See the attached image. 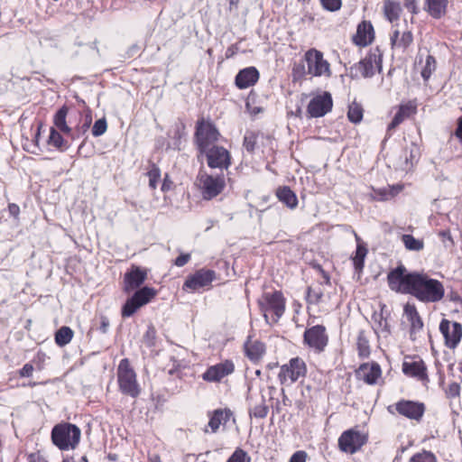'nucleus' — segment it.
I'll list each match as a JSON object with an SVG mask.
<instances>
[{"instance_id": "1", "label": "nucleus", "mask_w": 462, "mask_h": 462, "mask_svg": "<svg viewBox=\"0 0 462 462\" xmlns=\"http://www.w3.org/2000/svg\"><path fill=\"white\" fill-rule=\"evenodd\" d=\"M147 274L146 269L134 264L125 273L123 282L124 291L126 293L135 291L132 297L126 300L122 307L123 318L133 316L138 309L149 303L152 299L155 297L156 291L153 288L148 286L140 288L145 282Z\"/></svg>"}, {"instance_id": "2", "label": "nucleus", "mask_w": 462, "mask_h": 462, "mask_svg": "<svg viewBox=\"0 0 462 462\" xmlns=\"http://www.w3.org/2000/svg\"><path fill=\"white\" fill-rule=\"evenodd\" d=\"M411 295L421 302L435 303L444 298L445 289L439 280L430 278L426 273H418Z\"/></svg>"}, {"instance_id": "3", "label": "nucleus", "mask_w": 462, "mask_h": 462, "mask_svg": "<svg viewBox=\"0 0 462 462\" xmlns=\"http://www.w3.org/2000/svg\"><path fill=\"white\" fill-rule=\"evenodd\" d=\"M196 186L204 199L210 200L219 195L226 187L225 176L209 174L201 167L196 178Z\"/></svg>"}, {"instance_id": "4", "label": "nucleus", "mask_w": 462, "mask_h": 462, "mask_svg": "<svg viewBox=\"0 0 462 462\" xmlns=\"http://www.w3.org/2000/svg\"><path fill=\"white\" fill-rule=\"evenodd\" d=\"M79 428L71 423H60L53 427L51 440L60 450L74 449L80 440Z\"/></svg>"}, {"instance_id": "5", "label": "nucleus", "mask_w": 462, "mask_h": 462, "mask_svg": "<svg viewBox=\"0 0 462 462\" xmlns=\"http://www.w3.org/2000/svg\"><path fill=\"white\" fill-rule=\"evenodd\" d=\"M116 374L120 392L132 398L138 397L141 393V387L137 382L136 373L127 358L120 361Z\"/></svg>"}, {"instance_id": "6", "label": "nucleus", "mask_w": 462, "mask_h": 462, "mask_svg": "<svg viewBox=\"0 0 462 462\" xmlns=\"http://www.w3.org/2000/svg\"><path fill=\"white\" fill-rule=\"evenodd\" d=\"M418 273H408L404 265L400 264L387 275L389 288L398 293L412 294Z\"/></svg>"}, {"instance_id": "7", "label": "nucleus", "mask_w": 462, "mask_h": 462, "mask_svg": "<svg viewBox=\"0 0 462 462\" xmlns=\"http://www.w3.org/2000/svg\"><path fill=\"white\" fill-rule=\"evenodd\" d=\"M261 311L263 313L266 323L269 322L268 312H273V322H277L285 310V300L281 291L266 292L259 300Z\"/></svg>"}, {"instance_id": "8", "label": "nucleus", "mask_w": 462, "mask_h": 462, "mask_svg": "<svg viewBox=\"0 0 462 462\" xmlns=\"http://www.w3.org/2000/svg\"><path fill=\"white\" fill-rule=\"evenodd\" d=\"M306 374L305 362L300 357H293L287 364L281 366L278 378L282 384H291L300 378L305 377Z\"/></svg>"}, {"instance_id": "9", "label": "nucleus", "mask_w": 462, "mask_h": 462, "mask_svg": "<svg viewBox=\"0 0 462 462\" xmlns=\"http://www.w3.org/2000/svg\"><path fill=\"white\" fill-rule=\"evenodd\" d=\"M215 279V271L202 268L186 278L182 285V290L189 292H195L208 289Z\"/></svg>"}, {"instance_id": "10", "label": "nucleus", "mask_w": 462, "mask_h": 462, "mask_svg": "<svg viewBox=\"0 0 462 462\" xmlns=\"http://www.w3.org/2000/svg\"><path fill=\"white\" fill-rule=\"evenodd\" d=\"M381 55L375 52H370L363 60L350 68V76L353 79H358L360 77L371 78L374 74L375 68L381 70Z\"/></svg>"}, {"instance_id": "11", "label": "nucleus", "mask_w": 462, "mask_h": 462, "mask_svg": "<svg viewBox=\"0 0 462 462\" xmlns=\"http://www.w3.org/2000/svg\"><path fill=\"white\" fill-rule=\"evenodd\" d=\"M219 136V132L211 123L203 120L197 123L195 137L199 152L216 145L215 143L218 140Z\"/></svg>"}, {"instance_id": "12", "label": "nucleus", "mask_w": 462, "mask_h": 462, "mask_svg": "<svg viewBox=\"0 0 462 462\" xmlns=\"http://www.w3.org/2000/svg\"><path fill=\"white\" fill-rule=\"evenodd\" d=\"M367 441V437L360 430L350 429L344 431L338 439V447L345 453L354 454Z\"/></svg>"}, {"instance_id": "13", "label": "nucleus", "mask_w": 462, "mask_h": 462, "mask_svg": "<svg viewBox=\"0 0 462 462\" xmlns=\"http://www.w3.org/2000/svg\"><path fill=\"white\" fill-rule=\"evenodd\" d=\"M200 153L205 154L209 168L226 170L231 165V154L223 146L212 145Z\"/></svg>"}, {"instance_id": "14", "label": "nucleus", "mask_w": 462, "mask_h": 462, "mask_svg": "<svg viewBox=\"0 0 462 462\" xmlns=\"http://www.w3.org/2000/svg\"><path fill=\"white\" fill-rule=\"evenodd\" d=\"M305 60L308 65V73L315 77H329L330 65L324 60L321 51L311 49L305 53Z\"/></svg>"}, {"instance_id": "15", "label": "nucleus", "mask_w": 462, "mask_h": 462, "mask_svg": "<svg viewBox=\"0 0 462 462\" xmlns=\"http://www.w3.org/2000/svg\"><path fill=\"white\" fill-rule=\"evenodd\" d=\"M333 100L329 92L324 91L314 96L308 106L307 113L310 117H321L331 111Z\"/></svg>"}, {"instance_id": "16", "label": "nucleus", "mask_w": 462, "mask_h": 462, "mask_svg": "<svg viewBox=\"0 0 462 462\" xmlns=\"http://www.w3.org/2000/svg\"><path fill=\"white\" fill-rule=\"evenodd\" d=\"M439 330L444 337L446 346L450 349L456 348L462 337L461 324L443 319L439 324Z\"/></svg>"}, {"instance_id": "17", "label": "nucleus", "mask_w": 462, "mask_h": 462, "mask_svg": "<svg viewBox=\"0 0 462 462\" xmlns=\"http://www.w3.org/2000/svg\"><path fill=\"white\" fill-rule=\"evenodd\" d=\"M304 343L317 352H322L328 342V337L326 334V328L322 325L313 326L304 332Z\"/></svg>"}, {"instance_id": "18", "label": "nucleus", "mask_w": 462, "mask_h": 462, "mask_svg": "<svg viewBox=\"0 0 462 462\" xmlns=\"http://www.w3.org/2000/svg\"><path fill=\"white\" fill-rule=\"evenodd\" d=\"M235 365L233 361L226 359L221 363L209 366L201 375L202 379L208 383H219L226 376L233 374Z\"/></svg>"}, {"instance_id": "19", "label": "nucleus", "mask_w": 462, "mask_h": 462, "mask_svg": "<svg viewBox=\"0 0 462 462\" xmlns=\"http://www.w3.org/2000/svg\"><path fill=\"white\" fill-rule=\"evenodd\" d=\"M395 410L403 417L420 421L425 412V405L419 402L401 400L395 403Z\"/></svg>"}, {"instance_id": "20", "label": "nucleus", "mask_w": 462, "mask_h": 462, "mask_svg": "<svg viewBox=\"0 0 462 462\" xmlns=\"http://www.w3.org/2000/svg\"><path fill=\"white\" fill-rule=\"evenodd\" d=\"M402 372L405 375L413 377L423 384H427L430 381L427 374V366L421 359L405 360L402 363Z\"/></svg>"}, {"instance_id": "21", "label": "nucleus", "mask_w": 462, "mask_h": 462, "mask_svg": "<svg viewBox=\"0 0 462 462\" xmlns=\"http://www.w3.org/2000/svg\"><path fill=\"white\" fill-rule=\"evenodd\" d=\"M374 38V27L370 22L363 21L358 24L356 32L353 36V42L358 46L370 44Z\"/></svg>"}, {"instance_id": "22", "label": "nucleus", "mask_w": 462, "mask_h": 462, "mask_svg": "<svg viewBox=\"0 0 462 462\" xmlns=\"http://www.w3.org/2000/svg\"><path fill=\"white\" fill-rule=\"evenodd\" d=\"M245 354L250 361L259 362L265 354V345L257 339H252L251 337L244 344Z\"/></svg>"}, {"instance_id": "23", "label": "nucleus", "mask_w": 462, "mask_h": 462, "mask_svg": "<svg viewBox=\"0 0 462 462\" xmlns=\"http://www.w3.org/2000/svg\"><path fill=\"white\" fill-rule=\"evenodd\" d=\"M259 79V72L254 67L241 69L236 76V85L240 89L254 85Z\"/></svg>"}, {"instance_id": "24", "label": "nucleus", "mask_w": 462, "mask_h": 462, "mask_svg": "<svg viewBox=\"0 0 462 462\" xmlns=\"http://www.w3.org/2000/svg\"><path fill=\"white\" fill-rule=\"evenodd\" d=\"M404 314L407 316V319L411 323V338L415 340L417 333L421 331L423 328L422 319L420 317L416 307L410 303H407L404 306Z\"/></svg>"}, {"instance_id": "25", "label": "nucleus", "mask_w": 462, "mask_h": 462, "mask_svg": "<svg viewBox=\"0 0 462 462\" xmlns=\"http://www.w3.org/2000/svg\"><path fill=\"white\" fill-rule=\"evenodd\" d=\"M390 41L392 48H396L404 51L412 43L413 35L411 31H404L401 32L399 30L395 29L391 34Z\"/></svg>"}, {"instance_id": "26", "label": "nucleus", "mask_w": 462, "mask_h": 462, "mask_svg": "<svg viewBox=\"0 0 462 462\" xmlns=\"http://www.w3.org/2000/svg\"><path fill=\"white\" fill-rule=\"evenodd\" d=\"M381 368L378 364L371 365H362L359 368L358 374L368 384H374L381 376Z\"/></svg>"}, {"instance_id": "27", "label": "nucleus", "mask_w": 462, "mask_h": 462, "mask_svg": "<svg viewBox=\"0 0 462 462\" xmlns=\"http://www.w3.org/2000/svg\"><path fill=\"white\" fill-rule=\"evenodd\" d=\"M448 4V0H425V10L431 17L439 19L446 14Z\"/></svg>"}, {"instance_id": "28", "label": "nucleus", "mask_w": 462, "mask_h": 462, "mask_svg": "<svg viewBox=\"0 0 462 462\" xmlns=\"http://www.w3.org/2000/svg\"><path fill=\"white\" fill-rule=\"evenodd\" d=\"M231 415L232 412L230 410H216L208 421V426L210 427L212 432H217L221 424H226L229 420Z\"/></svg>"}, {"instance_id": "29", "label": "nucleus", "mask_w": 462, "mask_h": 462, "mask_svg": "<svg viewBox=\"0 0 462 462\" xmlns=\"http://www.w3.org/2000/svg\"><path fill=\"white\" fill-rule=\"evenodd\" d=\"M276 196L281 202L291 209L295 208L298 205L296 194L287 186L278 188Z\"/></svg>"}, {"instance_id": "30", "label": "nucleus", "mask_w": 462, "mask_h": 462, "mask_svg": "<svg viewBox=\"0 0 462 462\" xmlns=\"http://www.w3.org/2000/svg\"><path fill=\"white\" fill-rule=\"evenodd\" d=\"M68 112L69 108L66 106H61L53 116V124L55 129L69 135L71 128L67 125L66 121Z\"/></svg>"}, {"instance_id": "31", "label": "nucleus", "mask_w": 462, "mask_h": 462, "mask_svg": "<svg viewBox=\"0 0 462 462\" xmlns=\"http://www.w3.org/2000/svg\"><path fill=\"white\" fill-rule=\"evenodd\" d=\"M48 144L60 150L65 151L68 149V143L62 135L54 127L51 128L50 135L48 138Z\"/></svg>"}, {"instance_id": "32", "label": "nucleus", "mask_w": 462, "mask_h": 462, "mask_svg": "<svg viewBox=\"0 0 462 462\" xmlns=\"http://www.w3.org/2000/svg\"><path fill=\"white\" fill-rule=\"evenodd\" d=\"M402 242L403 243L405 248L409 251L419 252L421 251L424 247V242L421 239H417L411 235H402Z\"/></svg>"}, {"instance_id": "33", "label": "nucleus", "mask_w": 462, "mask_h": 462, "mask_svg": "<svg viewBox=\"0 0 462 462\" xmlns=\"http://www.w3.org/2000/svg\"><path fill=\"white\" fill-rule=\"evenodd\" d=\"M73 337V331L70 328L63 326L55 334V342L60 346L69 344Z\"/></svg>"}, {"instance_id": "34", "label": "nucleus", "mask_w": 462, "mask_h": 462, "mask_svg": "<svg viewBox=\"0 0 462 462\" xmlns=\"http://www.w3.org/2000/svg\"><path fill=\"white\" fill-rule=\"evenodd\" d=\"M383 9L384 14L390 22H393L399 18L401 12V7L399 4L392 0H385Z\"/></svg>"}, {"instance_id": "35", "label": "nucleus", "mask_w": 462, "mask_h": 462, "mask_svg": "<svg viewBox=\"0 0 462 462\" xmlns=\"http://www.w3.org/2000/svg\"><path fill=\"white\" fill-rule=\"evenodd\" d=\"M367 248L365 244L356 245V254L353 258V263L356 270H362L364 267L365 258L367 254Z\"/></svg>"}, {"instance_id": "36", "label": "nucleus", "mask_w": 462, "mask_h": 462, "mask_svg": "<svg viewBox=\"0 0 462 462\" xmlns=\"http://www.w3.org/2000/svg\"><path fill=\"white\" fill-rule=\"evenodd\" d=\"M92 123L91 115H86L84 122L78 125L75 130L69 134L72 140L79 139L88 131Z\"/></svg>"}, {"instance_id": "37", "label": "nucleus", "mask_w": 462, "mask_h": 462, "mask_svg": "<svg viewBox=\"0 0 462 462\" xmlns=\"http://www.w3.org/2000/svg\"><path fill=\"white\" fill-rule=\"evenodd\" d=\"M356 345L359 356L362 357H367L370 354V346L365 331H359Z\"/></svg>"}, {"instance_id": "38", "label": "nucleus", "mask_w": 462, "mask_h": 462, "mask_svg": "<svg viewBox=\"0 0 462 462\" xmlns=\"http://www.w3.org/2000/svg\"><path fill=\"white\" fill-rule=\"evenodd\" d=\"M437 62L432 55L426 57L425 65L421 69V77L427 81L430 78L431 74L436 70Z\"/></svg>"}, {"instance_id": "39", "label": "nucleus", "mask_w": 462, "mask_h": 462, "mask_svg": "<svg viewBox=\"0 0 462 462\" xmlns=\"http://www.w3.org/2000/svg\"><path fill=\"white\" fill-rule=\"evenodd\" d=\"M269 408L265 404L264 397L262 396L261 402L249 410L250 417L263 419L268 414Z\"/></svg>"}, {"instance_id": "40", "label": "nucleus", "mask_w": 462, "mask_h": 462, "mask_svg": "<svg viewBox=\"0 0 462 462\" xmlns=\"http://www.w3.org/2000/svg\"><path fill=\"white\" fill-rule=\"evenodd\" d=\"M347 117L354 124L360 123L363 119V108L356 103H352L348 107Z\"/></svg>"}, {"instance_id": "41", "label": "nucleus", "mask_w": 462, "mask_h": 462, "mask_svg": "<svg viewBox=\"0 0 462 462\" xmlns=\"http://www.w3.org/2000/svg\"><path fill=\"white\" fill-rule=\"evenodd\" d=\"M147 176L149 178V187L152 189H155L161 179V170L157 165L152 163L150 170L147 172Z\"/></svg>"}, {"instance_id": "42", "label": "nucleus", "mask_w": 462, "mask_h": 462, "mask_svg": "<svg viewBox=\"0 0 462 462\" xmlns=\"http://www.w3.org/2000/svg\"><path fill=\"white\" fill-rule=\"evenodd\" d=\"M409 462H437V458L432 452L422 450L414 454Z\"/></svg>"}, {"instance_id": "43", "label": "nucleus", "mask_w": 462, "mask_h": 462, "mask_svg": "<svg viewBox=\"0 0 462 462\" xmlns=\"http://www.w3.org/2000/svg\"><path fill=\"white\" fill-rule=\"evenodd\" d=\"M323 297V291L320 287H309L307 291V300L310 303L317 304Z\"/></svg>"}, {"instance_id": "44", "label": "nucleus", "mask_w": 462, "mask_h": 462, "mask_svg": "<svg viewBox=\"0 0 462 462\" xmlns=\"http://www.w3.org/2000/svg\"><path fill=\"white\" fill-rule=\"evenodd\" d=\"M226 462H251V457L244 449L236 448Z\"/></svg>"}, {"instance_id": "45", "label": "nucleus", "mask_w": 462, "mask_h": 462, "mask_svg": "<svg viewBox=\"0 0 462 462\" xmlns=\"http://www.w3.org/2000/svg\"><path fill=\"white\" fill-rule=\"evenodd\" d=\"M257 143V136L254 132H246L244 136V147L245 149L249 152H253L255 149Z\"/></svg>"}, {"instance_id": "46", "label": "nucleus", "mask_w": 462, "mask_h": 462, "mask_svg": "<svg viewBox=\"0 0 462 462\" xmlns=\"http://www.w3.org/2000/svg\"><path fill=\"white\" fill-rule=\"evenodd\" d=\"M143 342L148 346H153L156 339V329L152 325H149L143 337Z\"/></svg>"}, {"instance_id": "47", "label": "nucleus", "mask_w": 462, "mask_h": 462, "mask_svg": "<svg viewBox=\"0 0 462 462\" xmlns=\"http://www.w3.org/2000/svg\"><path fill=\"white\" fill-rule=\"evenodd\" d=\"M106 120L105 118H100L95 122L92 127V134L96 137L100 136L106 133Z\"/></svg>"}, {"instance_id": "48", "label": "nucleus", "mask_w": 462, "mask_h": 462, "mask_svg": "<svg viewBox=\"0 0 462 462\" xmlns=\"http://www.w3.org/2000/svg\"><path fill=\"white\" fill-rule=\"evenodd\" d=\"M320 2L323 8L330 12L339 10L342 5L341 0H320Z\"/></svg>"}, {"instance_id": "49", "label": "nucleus", "mask_w": 462, "mask_h": 462, "mask_svg": "<svg viewBox=\"0 0 462 462\" xmlns=\"http://www.w3.org/2000/svg\"><path fill=\"white\" fill-rule=\"evenodd\" d=\"M459 393L460 386L457 383H450L446 390V394L448 398H456L459 395Z\"/></svg>"}, {"instance_id": "50", "label": "nucleus", "mask_w": 462, "mask_h": 462, "mask_svg": "<svg viewBox=\"0 0 462 462\" xmlns=\"http://www.w3.org/2000/svg\"><path fill=\"white\" fill-rule=\"evenodd\" d=\"M399 108L402 110V113H405V115L409 117L412 114H415L416 112V106L411 103L408 102L407 104L401 105Z\"/></svg>"}, {"instance_id": "51", "label": "nucleus", "mask_w": 462, "mask_h": 462, "mask_svg": "<svg viewBox=\"0 0 462 462\" xmlns=\"http://www.w3.org/2000/svg\"><path fill=\"white\" fill-rule=\"evenodd\" d=\"M307 453L303 450L296 451L290 458V462H306Z\"/></svg>"}, {"instance_id": "52", "label": "nucleus", "mask_w": 462, "mask_h": 462, "mask_svg": "<svg viewBox=\"0 0 462 462\" xmlns=\"http://www.w3.org/2000/svg\"><path fill=\"white\" fill-rule=\"evenodd\" d=\"M33 370V365L30 363H27L19 371V374L21 377H30L32 375Z\"/></svg>"}, {"instance_id": "53", "label": "nucleus", "mask_w": 462, "mask_h": 462, "mask_svg": "<svg viewBox=\"0 0 462 462\" xmlns=\"http://www.w3.org/2000/svg\"><path fill=\"white\" fill-rule=\"evenodd\" d=\"M404 120V118L402 117V116H401V114L399 113H396L395 116H393L392 122L389 124L388 125V131H392L393 129H395L401 123H402Z\"/></svg>"}, {"instance_id": "54", "label": "nucleus", "mask_w": 462, "mask_h": 462, "mask_svg": "<svg viewBox=\"0 0 462 462\" xmlns=\"http://www.w3.org/2000/svg\"><path fill=\"white\" fill-rule=\"evenodd\" d=\"M189 259H190L189 254H182L175 259L174 263L178 267H182L189 261Z\"/></svg>"}, {"instance_id": "55", "label": "nucleus", "mask_w": 462, "mask_h": 462, "mask_svg": "<svg viewBox=\"0 0 462 462\" xmlns=\"http://www.w3.org/2000/svg\"><path fill=\"white\" fill-rule=\"evenodd\" d=\"M29 462H48L46 458L40 453L34 452L28 456Z\"/></svg>"}, {"instance_id": "56", "label": "nucleus", "mask_w": 462, "mask_h": 462, "mask_svg": "<svg viewBox=\"0 0 462 462\" xmlns=\"http://www.w3.org/2000/svg\"><path fill=\"white\" fill-rule=\"evenodd\" d=\"M172 184H173V182L171 180L169 175L166 174L163 179L162 184V188H161L162 191L166 192V191L170 190L172 187Z\"/></svg>"}, {"instance_id": "57", "label": "nucleus", "mask_w": 462, "mask_h": 462, "mask_svg": "<svg viewBox=\"0 0 462 462\" xmlns=\"http://www.w3.org/2000/svg\"><path fill=\"white\" fill-rule=\"evenodd\" d=\"M108 328H109V320L106 317H104L102 316L101 317V321H100V326H99V330L106 334L108 330Z\"/></svg>"}, {"instance_id": "58", "label": "nucleus", "mask_w": 462, "mask_h": 462, "mask_svg": "<svg viewBox=\"0 0 462 462\" xmlns=\"http://www.w3.org/2000/svg\"><path fill=\"white\" fill-rule=\"evenodd\" d=\"M8 211L11 216L17 217L20 213V208L18 205L11 203L8 205Z\"/></svg>"}, {"instance_id": "59", "label": "nucleus", "mask_w": 462, "mask_h": 462, "mask_svg": "<svg viewBox=\"0 0 462 462\" xmlns=\"http://www.w3.org/2000/svg\"><path fill=\"white\" fill-rule=\"evenodd\" d=\"M455 135L462 143V116L457 119V127L455 131Z\"/></svg>"}, {"instance_id": "60", "label": "nucleus", "mask_w": 462, "mask_h": 462, "mask_svg": "<svg viewBox=\"0 0 462 462\" xmlns=\"http://www.w3.org/2000/svg\"><path fill=\"white\" fill-rule=\"evenodd\" d=\"M405 7L410 10L413 14H417V6H416V0H406L405 1Z\"/></svg>"}, {"instance_id": "61", "label": "nucleus", "mask_w": 462, "mask_h": 462, "mask_svg": "<svg viewBox=\"0 0 462 462\" xmlns=\"http://www.w3.org/2000/svg\"><path fill=\"white\" fill-rule=\"evenodd\" d=\"M379 329L382 332H387V333L390 332V328H389V325H388V322L386 319H383V318H381V319L379 321Z\"/></svg>"}, {"instance_id": "62", "label": "nucleus", "mask_w": 462, "mask_h": 462, "mask_svg": "<svg viewBox=\"0 0 462 462\" xmlns=\"http://www.w3.org/2000/svg\"><path fill=\"white\" fill-rule=\"evenodd\" d=\"M439 236H441L442 238H444V239H448V240H449L451 243H453L452 236H451V234H450L449 230H441V231L439 233Z\"/></svg>"}, {"instance_id": "63", "label": "nucleus", "mask_w": 462, "mask_h": 462, "mask_svg": "<svg viewBox=\"0 0 462 462\" xmlns=\"http://www.w3.org/2000/svg\"><path fill=\"white\" fill-rule=\"evenodd\" d=\"M236 49L237 48L235 45H232L229 48H227L226 52V57L231 58L232 56H234Z\"/></svg>"}, {"instance_id": "64", "label": "nucleus", "mask_w": 462, "mask_h": 462, "mask_svg": "<svg viewBox=\"0 0 462 462\" xmlns=\"http://www.w3.org/2000/svg\"><path fill=\"white\" fill-rule=\"evenodd\" d=\"M148 462H162L161 457L157 454H153L148 457Z\"/></svg>"}]
</instances>
